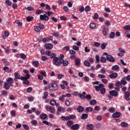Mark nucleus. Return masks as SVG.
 Returning <instances> with one entry per match:
<instances>
[{
	"instance_id": "obj_1",
	"label": "nucleus",
	"mask_w": 130,
	"mask_h": 130,
	"mask_svg": "<svg viewBox=\"0 0 130 130\" xmlns=\"http://www.w3.org/2000/svg\"><path fill=\"white\" fill-rule=\"evenodd\" d=\"M62 60V58L57 57L53 59V63L55 64V66H58V67H60V64H61Z\"/></svg>"
},
{
	"instance_id": "obj_2",
	"label": "nucleus",
	"mask_w": 130,
	"mask_h": 130,
	"mask_svg": "<svg viewBox=\"0 0 130 130\" xmlns=\"http://www.w3.org/2000/svg\"><path fill=\"white\" fill-rule=\"evenodd\" d=\"M48 88L50 91H56L58 90V86L56 83H50Z\"/></svg>"
},
{
	"instance_id": "obj_3",
	"label": "nucleus",
	"mask_w": 130,
	"mask_h": 130,
	"mask_svg": "<svg viewBox=\"0 0 130 130\" xmlns=\"http://www.w3.org/2000/svg\"><path fill=\"white\" fill-rule=\"evenodd\" d=\"M40 20L41 21H48V20H49V17L47 16V15L46 14L40 15Z\"/></svg>"
},
{
	"instance_id": "obj_4",
	"label": "nucleus",
	"mask_w": 130,
	"mask_h": 130,
	"mask_svg": "<svg viewBox=\"0 0 130 130\" xmlns=\"http://www.w3.org/2000/svg\"><path fill=\"white\" fill-rule=\"evenodd\" d=\"M107 60L110 61V62H114L115 61V59L111 55H109L106 56Z\"/></svg>"
},
{
	"instance_id": "obj_5",
	"label": "nucleus",
	"mask_w": 130,
	"mask_h": 130,
	"mask_svg": "<svg viewBox=\"0 0 130 130\" xmlns=\"http://www.w3.org/2000/svg\"><path fill=\"white\" fill-rule=\"evenodd\" d=\"M109 94H111V95H112V96H113L114 97H117V96H118V92L115 90L110 91L109 92Z\"/></svg>"
},
{
	"instance_id": "obj_6",
	"label": "nucleus",
	"mask_w": 130,
	"mask_h": 130,
	"mask_svg": "<svg viewBox=\"0 0 130 130\" xmlns=\"http://www.w3.org/2000/svg\"><path fill=\"white\" fill-rule=\"evenodd\" d=\"M102 88H104V84L102 83L100 84L99 86H95V89L97 92H99V91H100Z\"/></svg>"
},
{
	"instance_id": "obj_7",
	"label": "nucleus",
	"mask_w": 130,
	"mask_h": 130,
	"mask_svg": "<svg viewBox=\"0 0 130 130\" xmlns=\"http://www.w3.org/2000/svg\"><path fill=\"white\" fill-rule=\"evenodd\" d=\"M121 115V113L119 112H116L112 114V117L113 118H118V117H120V116Z\"/></svg>"
},
{
	"instance_id": "obj_8",
	"label": "nucleus",
	"mask_w": 130,
	"mask_h": 130,
	"mask_svg": "<svg viewBox=\"0 0 130 130\" xmlns=\"http://www.w3.org/2000/svg\"><path fill=\"white\" fill-rule=\"evenodd\" d=\"M46 109L47 111H50L51 113H54V108H52L48 105L46 106Z\"/></svg>"
},
{
	"instance_id": "obj_9",
	"label": "nucleus",
	"mask_w": 130,
	"mask_h": 130,
	"mask_svg": "<svg viewBox=\"0 0 130 130\" xmlns=\"http://www.w3.org/2000/svg\"><path fill=\"white\" fill-rule=\"evenodd\" d=\"M6 82L9 84V85H11L12 87H13V83L14 82V79L13 78L11 77H9L6 79Z\"/></svg>"
},
{
	"instance_id": "obj_10",
	"label": "nucleus",
	"mask_w": 130,
	"mask_h": 130,
	"mask_svg": "<svg viewBox=\"0 0 130 130\" xmlns=\"http://www.w3.org/2000/svg\"><path fill=\"white\" fill-rule=\"evenodd\" d=\"M109 77L110 79H117V77H118V74L117 73H112L109 75Z\"/></svg>"
},
{
	"instance_id": "obj_11",
	"label": "nucleus",
	"mask_w": 130,
	"mask_h": 130,
	"mask_svg": "<svg viewBox=\"0 0 130 130\" xmlns=\"http://www.w3.org/2000/svg\"><path fill=\"white\" fill-rule=\"evenodd\" d=\"M41 7H42V8H44L45 7L46 9L47 10H49V11H50V10H51V7H50L49 5H48V4L45 5V4H44V3L41 4Z\"/></svg>"
},
{
	"instance_id": "obj_12",
	"label": "nucleus",
	"mask_w": 130,
	"mask_h": 130,
	"mask_svg": "<svg viewBox=\"0 0 130 130\" xmlns=\"http://www.w3.org/2000/svg\"><path fill=\"white\" fill-rule=\"evenodd\" d=\"M45 47L48 50H49L52 49V48H53V45L52 44H46L45 45Z\"/></svg>"
},
{
	"instance_id": "obj_13",
	"label": "nucleus",
	"mask_w": 130,
	"mask_h": 130,
	"mask_svg": "<svg viewBox=\"0 0 130 130\" xmlns=\"http://www.w3.org/2000/svg\"><path fill=\"white\" fill-rule=\"evenodd\" d=\"M125 94V99H126L127 101L130 100V92L126 91L124 92Z\"/></svg>"
},
{
	"instance_id": "obj_14",
	"label": "nucleus",
	"mask_w": 130,
	"mask_h": 130,
	"mask_svg": "<svg viewBox=\"0 0 130 130\" xmlns=\"http://www.w3.org/2000/svg\"><path fill=\"white\" fill-rule=\"evenodd\" d=\"M79 128H80V125L79 124H75L71 126V129L73 130H77L79 129Z\"/></svg>"
},
{
	"instance_id": "obj_15",
	"label": "nucleus",
	"mask_w": 130,
	"mask_h": 130,
	"mask_svg": "<svg viewBox=\"0 0 130 130\" xmlns=\"http://www.w3.org/2000/svg\"><path fill=\"white\" fill-rule=\"evenodd\" d=\"M62 64L63 67H68L69 66V61L64 60L63 59H62L61 61V64Z\"/></svg>"
},
{
	"instance_id": "obj_16",
	"label": "nucleus",
	"mask_w": 130,
	"mask_h": 130,
	"mask_svg": "<svg viewBox=\"0 0 130 130\" xmlns=\"http://www.w3.org/2000/svg\"><path fill=\"white\" fill-rule=\"evenodd\" d=\"M109 30L108 27H106V26H104L103 29V34L104 36H106L107 35V32Z\"/></svg>"
},
{
	"instance_id": "obj_17",
	"label": "nucleus",
	"mask_w": 130,
	"mask_h": 130,
	"mask_svg": "<svg viewBox=\"0 0 130 130\" xmlns=\"http://www.w3.org/2000/svg\"><path fill=\"white\" fill-rule=\"evenodd\" d=\"M11 85L10 84H9L7 82H4V87L5 88V89H6V90H9L10 89V88L11 87Z\"/></svg>"
},
{
	"instance_id": "obj_18",
	"label": "nucleus",
	"mask_w": 130,
	"mask_h": 130,
	"mask_svg": "<svg viewBox=\"0 0 130 130\" xmlns=\"http://www.w3.org/2000/svg\"><path fill=\"white\" fill-rule=\"evenodd\" d=\"M126 77H124L122 78L121 80V84L122 85H126L127 84V82H126Z\"/></svg>"
},
{
	"instance_id": "obj_19",
	"label": "nucleus",
	"mask_w": 130,
	"mask_h": 130,
	"mask_svg": "<svg viewBox=\"0 0 130 130\" xmlns=\"http://www.w3.org/2000/svg\"><path fill=\"white\" fill-rule=\"evenodd\" d=\"M20 80L21 81H23V84H24V85H29L30 84V82L29 81V80H28V79H26L25 78H23V79H22V77H20Z\"/></svg>"
},
{
	"instance_id": "obj_20",
	"label": "nucleus",
	"mask_w": 130,
	"mask_h": 130,
	"mask_svg": "<svg viewBox=\"0 0 130 130\" xmlns=\"http://www.w3.org/2000/svg\"><path fill=\"white\" fill-rule=\"evenodd\" d=\"M77 110L79 113H81V112L84 111V107L81 106H79L77 108Z\"/></svg>"
},
{
	"instance_id": "obj_21",
	"label": "nucleus",
	"mask_w": 130,
	"mask_h": 130,
	"mask_svg": "<svg viewBox=\"0 0 130 130\" xmlns=\"http://www.w3.org/2000/svg\"><path fill=\"white\" fill-rule=\"evenodd\" d=\"M43 96H42V99L45 100V99H47L48 98V92L44 91L43 92Z\"/></svg>"
},
{
	"instance_id": "obj_22",
	"label": "nucleus",
	"mask_w": 130,
	"mask_h": 130,
	"mask_svg": "<svg viewBox=\"0 0 130 130\" xmlns=\"http://www.w3.org/2000/svg\"><path fill=\"white\" fill-rule=\"evenodd\" d=\"M87 129L88 130H94V125L90 124L86 126Z\"/></svg>"
},
{
	"instance_id": "obj_23",
	"label": "nucleus",
	"mask_w": 130,
	"mask_h": 130,
	"mask_svg": "<svg viewBox=\"0 0 130 130\" xmlns=\"http://www.w3.org/2000/svg\"><path fill=\"white\" fill-rule=\"evenodd\" d=\"M40 117L41 118V119H46V118H47V114H42L40 115Z\"/></svg>"
},
{
	"instance_id": "obj_24",
	"label": "nucleus",
	"mask_w": 130,
	"mask_h": 130,
	"mask_svg": "<svg viewBox=\"0 0 130 130\" xmlns=\"http://www.w3.org/2000/svg\"><path fill=\"white\" fill-rule=\"evenodd\" d=\"M121 126L122 127H128V124L125 122H122L121 123Z\"/></svg>"
},
{
	"instance_id": "obj_25",
	"label": "nucleus",
	"mask_w": 130,
	"mask_h": 130,
	"mask_svg": "<svg viewBox=\"0 0 130 130\" xmlns=\"http://www.w3.org/2000/svg\"><path fill=\"white\" fill-rule=\"evenodd\" d=\"M14 77L17 80H21V77H20V74L18 72L14 73Z\"/></svg>"
},
{
	"instance_id": "obj_26",
	"label": "nucleus",
	"mask_w": 130,
	"mask_h": 130,
	"mask_svg": "<svg viewBox=\"0 0 130 130\" xmlns=\"http://www.w3.org/2000/svg\"><path fill=\"white\" fill-rule=\"evenodd\" d=\"M88 116H89V115L87 114H82V116H81V119H87V118H88Z\"/></svg>"
},
{
	"instance_id": "obj_27",
	"label": "nucleus",
	"mask_w": 130,
	"mask_h": 130,
	"mask_svg": "<svg viewBox=\"0 0 130 130\" xmlns=\"http://www.w3.org/2000/svg\"><path fill=\"white\" fill-rule=\"evenodd\" d=\"M32 65L35 68H38V67H39V62H38V61H34L32 62Z\"/></svg>"
},
{
	"instance_id": "obj_28",
	"label": "nucleus",
	"mask_w": 130,
	"mask_h": 130,
	"mask_svg": "<svg viewBox=\"0 0 130 130\" xmlns=\"http://www.w3.org/2000/svg\"><path fill=\"white\" fill-rule=\"evenodd\" d=\"M85 111H86V113H88V112H92V111H93V108L86 107Z\"/></svg>"
},
{
	"instance_id": "obj_29",
	"label": "nucleus",
	"mask_w": 130,
	"mask_h": 130,
	"mask_svg": "<svg viewBox=\"0 0 130 130\" xmlns=\"http://www.w3.org/2000/svg\"><path fill=\"white\" fill-rule=\"evenodd\" d=\"M75 64L77 66H79L81 64V60H80L79 58H76L75 59Z\"/></svg>"
},
{
	"instance_id": "obj_30",
	"label": "nucleus",
	"mask_w": 130,
	"mask_h": 130,
	"mask_svg": "<svg viewBox=\"0 0 130 130\" xmlns=\"http://www.w3.org/2000/svg\"><path fill=\"white\" fill-rule=\"evenodd\" d=\"M43 123H44V124H46V125H49V126H51V125H52V123L46 120L43 121Z\"/></svg>"
},
{
	"instance_id": "obj_31",
	"label": "nucleus",
	"mask_w": 130,
	"mask_h": 130,
	"mask_svg": "<svg viewBox=\"0 0 130 130\" xmlns=\"http://www.w3.org/2000/svg\"><path fill=\"white\" fill-rule=\"evenodd\" d=\"M119 69V66L118 65H115L112 67L113 71H118Z\"/></svg>"
},
{
	"instance_id": "obj_32",
	"label": "nucleus",
	"mask_w": 130,
	"mask_h": 130,
	"mask_svg": "<svg viewBox=\"0 0 130 130\" xmlns=\"http://www.w3.org/2000/svg\"><path fill=\"white\" fill-rule=\"evenodd\" d=\"M73 124H74V121H73L72 120H69L67 122V125L69 127H71V126H72V125H73Z\"/></svg>"
},
{
	"instance_id": "obj_33",
	"label": "nucleus",
	"mask_w": 130,
	"mask_h": 130,
	"mask_svg": "<svg viewBox=\"0 0 130 130\" xmlns=\"http://www.w3.org/2000/svg\"><path fill=\"white\" fill-rule=\"evenodd\" d=\"M30 75L29 74H26V77L21 76L20 78H21L22 80H24V79L28 80V79H30Z\"/></svg>"
},
{
	"instance_id": "obj_34",
	"label": "nucleus",
	"mask_w": 130,
	"mask_h": 130,
	"mask_svg": "<svg viewBox=\"0 0 130 130\" xmlns=\"http://www.w3.org/2000/svg\"><path fill=\"white\" fill-rule=\"evenodd\" d=\"M109 37L110 38H111L112 39H113V38H114V37H115V34L114 33V32H111L110 34Z\"/></svg>"
},
{
	"instance_id": "obj_35",
	"label": "nucleus",
	"mask_w": 130,
	"mask_h": 130,
	"mask_svg": "<svg viewBox=\"0 0 130 130\" xmlns=\"http://www.w3.org/2000/svg\"><path fill=\"white\" fill-rule=\"evenodd\" d=\"M76 116L75 115H70V116H68V119L69 120L71 119H75L76 118Z\"/></svg>"
},
{
	"instance_id": "obj_36",
	"label": "nucleus",
	"mask_w": 130,
	"mask_h": 130,
	"mask_svg": "<svg viewBox=\"0 0 130 130\" xmlns=\"http://www.w3.org/2000/svg\"><path fill=\"white\" fill-rule=\"evenodd\" d=\"M66 95L65 94L62 95L59 98V100L60 101H64V98H66Z\"/></svg>"
},
{
	"instance_id": "obj_37",
	"label": "nucleus",
	"mask_w": 130,
	"mask_h": 130,
	"mask_svg": "<svg viewBox=\"0 0 130 130\" xmlns=\"http://www.w3.org/2000/svg\"><path fill=\"white\" fill-rule=\"evenodd\" d=\"M31 124H33V125H35V126H36V125H37V124H38V122H37V121L36 120H32L31 121Z\"/></svg>"
},
{
	"instance_id": "obj_38",
	"label": "nucleus",
	"mask_w": 130,
	"mask_h": 130,
	"mask_svg": "<svg viewBox=\"0 0 130 130\" xmlns=\"http://www.w3.org/2000/svg\"><path fill=\"white\" fill-rule=\"evenodd\" d=\"M51 105H52L53 106H54L56 103V101L54 100V99L51 100L50 102Z\"/></svg>"
},
{
	"instance_id": "obj_39",
	"label": "nucleus",
	"mask_w": 130,
	"mask_h": 130,
	"mask_svg": "<svg viewBox=\"0 0 130 130\" xmlns=\"http://www.w3.org/2000/svg\"><path fill=\"white\" fill-rule=\"evenodd\" d=\"M84 64L85 66V67H90V66H91L90 62H89L87 60L84 61Z\"/></svg>"
},
{
	"instance_id": "obj_40",
	"label": "nucleus",
	"mask_w": 130,
	"mask_h": 130,
	"mask_svg": "<svg viewBox=\"0 0 130 130\" xmlns=\"http://www.w3.org/2000/svg\"><path fill=\"white\" fill-rule=\"evenodd\" d=\"M53 36L56 37L57 38H59V32H55L53 33Z\"/></svg>"
},
{
	"instance_id": "obj_41",
	"label": "nucleus",
	"mask_w": 130,
	"mask_h": 130,
	"mask_svg": "<svg viewBox=\"0 0 130 130\" xmlns=\"http://www.w3.org/2000/svg\"><path fill=\"white\" fill-rule=\"evenodd\" d=\"M97 103V101L95 100H92L90 102V105H95Z\"/></svg>"
},
{
	"instance_id": "obj_42",
	"label": "nucleus",
	"mask_w": 130,
	"mask_h": 130,
	"mask_svg": "<svg viewBox=\"0 0 130 130\" xmlns=\"http://www.w3.org/2000/svg\"><path fill=\"white\" fill-rule=\"evenodd\" d=\"M90 29H94L96 27V24L94 23H91L89 25Z\"/></svg>"
},
{
	"instance_id": "obj_43",
	"label": "nucleus",
	"mask_w": 130,
	"mask_h": 130,
	"mask_svg": "<svg viewBox=\"0 0 130 130\" xmlns=\"http://www.w3.org/2000/svg\"><path fill=\"white\" fill-rule=\"evenodd\" d=\"M124 30L130 31V25H127L123 27Z\"/></svg>"
},
{
	"instance_id": "obj_44",
	"label": "nucleus",
	"mask_w": 130,
	"mask_h": 130,
	"mask_svg": "<svg viewBox=\"0 0 130 130\" xmlns=\"http://www.w3.org/2000/svg\"><path fill=\"white\" fill-rule=\"evenodd\" d=\"M21 58L22 59H26L27 58V56L25 55L24 53H21L20 54Z\"/></svg>"
},
{
	"instance_id": "obj_45",
	"label": "nucleus",
	"mask_w": 130,
	"mask_h": 130,
	"mask_svg": "<svg viewBox=\"0 0 130 130\" xmlns=\"http://www.w3.org/2000/svg\"><path fill=\"white\" fill-rule=\"evenodd\" d=\"M108 86L110 89H114V85H113V83H109Z\"/></svg>"
},
{
	"instance_id": "obj_46",
	"label": "nucleus",
	"mask_w": 130,
	"mask_h": 130,
	"mask_svg": "<svg viewBox=\"0 0 130 130\" xmlns=\"http://www.w3.org/2000/svg\"><path fill=\"white\" fill-rule=\"evenodd\" d=\"M33 19H34V18H33V17L28 16L26 18V21L27 22H31V21H32V20H33Z\"/></svg>"
},
{
	"instance_id": "obj_47",
	"label": "nucleus",
	"mask_w": 130,
	"mask_h": 130,
	"mask_svg": "<svg viewBox=\"0 0 130 130\" xmlns=\"http://www.w3.org/2000/svg\"><path fill=\"white\" fill-rule=\"evenodd\" d=\"M15 23H16V24H17V25L19 27H21V26H22V25H23V23H22V22L19 21V20L15 21Z\"/></svg>"
},
{
	"instance_id": "obj_48",
	"label": "nucleus",
	"mask_w": 130,
	"mask_h": 130,
	"mask_svg": "<svg viewBox=\"0 0 130 130\" xmlns=\"http://www.w3.org/2000/svg\"><path fill=\"white\" fill-rule=\"evenodd\" d=\"M45 14H46V15H47V17H49L51 15H52V14H53V12L51 11L45 12Z\"/></svg>"
},
{
	"instance_id": "obj_49",
	"label": "nucleus",
	"mask_w": 130,
	"mask_h": 130,
	"mask_svg": "<svg viewBox=\"0 0 130 130\" xmlns=\"http://www.w3.org/2000/svg\"><path fill=\"white\" fill-rule=\"evenodd\" d=\"M98 18H99V15L97 13H95L94 14V16L93 17V19H94V20H97V19H98Z\"/></svg>"
},
{
	"instance_id": "obj_50",
	"label": "nucleus",
	"mask_w": 130,
	"mask_h": 130,
	"mask_svg": "<svg viewBox=\"0 0 130 130\" xmlns=\"http://www.w3.org/2000/svg\"><path fill=\"white\" fill-rule=\"evenodd\" d=\"M43 11L39 9L37 10L36 11V15H40V14H43Z\"/></svg>"
},
{
	"instance_id": "obj_51",
	"label": "nucleus",
	"mask_w": 130,
	"mask_h": 130,
	"mask_svg": "<svg viewBox=\"0 0 130 130\" xmlns=\"http://www.w3.org/2000/svg\"><path fill=\"white\" fill-rule=\"evenodd\" d=\"M107 46V43H103L101 45V48L102 49H105V48Z\"/></svg>"
},
{
	"instance_id": "obj_52",
	"label": "nucleus",
	"mask_w": 130,
	"mask_h": 130,
	"mask_svg": "<svg viewBox=\"0 0 130 130\" xmlns=\"http://www.w3.org/2000/svg\"><path fill=\"white\" fill-rule=\"evenodd\" d=\"M100 91L102 94H105V92H106V89L103 87Z\"/></svg>"
},
{
	"instance_id": "obj_53",
	"label": "nucleus",
	"mask_w": 130,
	"mask_h": 130,
	"mask_svg": "<svg viewBox=\"0 0 130 130\" xmlns=\"http://www.w3.org/2000/svg\"><path fill=\"white\" fill-rule=\"evenodd\" d=\"M61 119H62V120L68 121V120H69V117L62 116H61Z\"/></svg>"
},
{
	"instance_id": "obj_54",
	"label": "nucleus",
	"mask_w": 130,
	"mask_h": 130,
	"mask_svg": "<svg viewBox=\"0 0 130 130\" xmlns=\"http://www.w3.org/2000/svg\"><path fill=\"white\" fill-rule=\"evenodd\" d=\"M106 59H107L105 57L102 56L101 58V62H106Z\"/></svg>"
},
{
	"instance_id": "obj_55",
	"label": "nucleus",
	"mask_w": 130,
	"mask_h": 130,
	"mask_svg": "<svg viewBox=\"0 0 130 130\" xmlns=\"http://www.w3.org/2000/svg\"><path fill=\"white\" fill-rule=\"evenodd\" d=\"M85 12H89V11H91V7L89 6H87L85 7Z\"/></svg>"
},
{
	"instance_id": "obj_56",
	"label": "nucleus",
	"mask_w": 130,
	"mask_h": 130,
	"mask_svg": "<svg viewBox=\"0 0 130 130\" xmlns=\"http://www.w3.org/2000/svg\"><path fill=\"white\" fill-rule=\"evenodd\" d=\"M5 3L6 4H7V5H9V7H11V6H12V2H11L10 0H6Z\"/></svg>"
},
{
	"instance_id": "obj_57",
	"label": "nucleus",
	"mask_w": 130,
	"mask_h": 130,
	"mask_svg": "<svg viewBox=\"0 0 130 130\" xmlns=\"http://www.w3.org/2000/svg\"><path fill=\"white\" fill-rule=\"evenodd\" d=\"M50 56V58H51V59L53 58V59H54V58H55L57 57H56V55L54 53H52V54H51V55Z\"/></svg>"
},
{
	"instance_id": "obj_58",
	"label": "nucleus",
	"mask_w": 130,
	"mask_h": 130,
	"mask_svg": "<svg viewBox=\"0 0 130 130\" xmlns=\"http://www.w3.org/2000/svg\"><path fill=\"white\" fill-rule=\"evenodd\" d=\"M73 49H74V50H76V51H78V50H79V49H80V48H79V47H78L76 45H74L73 46Z\"/></svg>"
},
{
	"instance_id": "obj_59",
	"label": "nucleus",
	"mask_w": 130,
	"mask_h": 130,
	"mask_svg": "<svg viewBox=\"0 0 130 130\" xmlns=\"http://www.w3.org/2000/svg\"><path fill=\"white\" fill-rule=\"evenodd\" d=\"M94 45L95 46H96V47H99V46H100V45H101V44L100 43H98L97 42H95L94 43Z\"/></svg>"
},
{
	"instance_id": "obj_60",
	"label": "nucleus",
	"mask_w": 130,
	"mask_h": 130,
	"mask_svg": "<svg viewBox=\"0 0 130 130\" xmlns=\"http://www.w3.org/2000/svg\"><path fill=\"white\" fill-rule=\"evenodd\" d=\"M71 59H76L77 56L75 54H72V55L70 56Z\"/></svg>"
},
{
	"instance_id": "obj_61",
	"label": "nucleus",
	"mask_w": 130,
	"mask_h": 130,
	"mask_svg": "<svg viewBox=\"0 0 130 130\" xmlns=\"http://www.w3.org/2000/svg\"><path fill=\"white\" fill-rule=\"evenodd\" d=\"M35 30L36 32H39V31H40L41 30V29L40 28V27H39V26H36L35 28Z\"/></svg>"
},
{
	"instance_id": "obj_62",
	"label": "nucleus",
	"mask_w": 130,
	"mask_h": 130,
	"mask_svg": "<svg viewBox=\"0 0 130 130\" xmlns=\"http://www.w3.org/2000/svg\"><path fill=\"white\" fill-rule=\"evenodd\" d=\"M39 26L40 27L41 30H43V29H44L45 28L44 25H43V24L42 23H40Z\"/></svg>"
},
{
	"instance_id": "obj_63",
	"label": "nucleus",
	"mask_w": 130,
	"mask_h": 130,
	"mask_svg": "<svg viewBox=\"0 0 130 130\" xmlns=\"http://www.w3.org/2000/svg\"><path fill=\"white\" fill-rule=\"evenodd\" d=\"M23 127L25 130H29V126L26 124H23Z\"/></svg>"
},
{
	"instance_id": "obj_64",
	"label": "nucleus",
	"mask_w": 130,
	"mask_h": 130,
	"mask_svg": "<svg viewBox=\"0 0 130 130\" xmlns=\"http://www.w3.org/2000/svg\"><path fill=\"white\" fill-rule=\"evenodd\" d=\"M95 126L96 128H100V127H101V123H96L95 125Z\"/></svg>"
}]
</instances>
